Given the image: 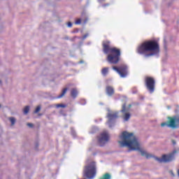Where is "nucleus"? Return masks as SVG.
Wrapping results in <instances>:
<instances>
[{"instance_id":"11","label":"nucleus","mask_w":179,"mask_h":179,"mask_svg":"<svg viewBox=\"0 0 179 179\" xmlns=\"http://www.w3.org/2000/svg\"><path fill=\"white\" fill-rule=\"evenodd\" d=\"M106 94L108 96H113L114 94V87L112 86L108 85L106 88Z\"/></svg>"},{"instance_id":"14","label":"nucleus","mask_w":179,"mask_h":179,"mask_svg":"<svg viewBox=\"0 0 179 179\" xmlns=\"http://www.w3.org/2000/svg\"><path fill=\"white\" fill-rule=\"evenodd\" d=\"M108 67L103 68L101 71V73L103 76H107L108 75Z\"/></svg>"},{"instance_id":"3","label":"nucleus","mask_w":179,"mask_h":179,"mask_svg":"<svg viewBox=\"0 0 179 179\" xmlns=\"http://www.w3.org/2000/svg\"><path fill=\"white\" fill-rule=\"evenodd\" d=\"M103 51L105 54H108L107 61L109 64H116L120 62L121 57V50L117 48L111 47V42L110 41H104L102 43Z\"/></svg>"},{"instance_id":"21","label":"nucleus","mask_w":179,"mask_h":179,"mask_svg":"<svg viewBox=\"0 0 179 179\" xmlns=\"http://www.w3.org/2000/svg\"><path fill=\"white\" fill-rule=\"evenodd\" d=\"M27 126L29 127L30 128H33V124L31 123H27Z\"/></svg>"},{"instance_id":"9","label":"nucleus","mask_w":179,"mask_h":179,"mask_svg":"<svg viewBox=\"0 0 179 179\" xmlns=\"http://www.w3.org/2000/svg\"><path fill=\"white\" fill-rule=\"evenodd\" d=\"M108 141H110V136L108 135V133L107 131L101 133L98 138V142L100 146H104Z\"/></svg>"},{"instance_id":"22","label":"nucleus","mask_w":179,"mask_h":179,"mask_svg":"<svg viewBox=\"0 0 179 179\" xmlns=\"http://www.w3.org/2000/svg\"><path fill=\"white\" fill-rule=\"evenodd\" d=\"M67 26H68V27H72V23L68 22Z\"/></svg>"},{"instance_id":"17","label":"nucleus","mask_w":179,"mask_h":179,"mask_svg":"<svg viewBox=\"0 0 179 179\" xmlns=\"http://www.w3.org/2000/svg\"><path fill=\"white\" fill-rule=\"evenodd\" d=\"M30 111V107L29 106H25L24 108V114H27Z\"/></svg>"},{"instance_id":"27","label":"nucleus","mask_w":179,"mask_h":179,"mask_svg":"<svg viewBox=\"0 0 179 179\" xmlns=\"http://www.w3.org/2000/svg\"><path fill=\"white\" fill-rule=\"evenodd\" d=\"M131 107V105H129V108Z\"/></svg>"},{"instance_id":"7","label":"nucleus","mask_w":179,"mask_h":179,"mask_svg":"<svg viewBox=\"0 0 179 179\" xmlns=\"http://www.w3.org/2000/svg\"><path fill=\"white\" fill-rule=\"evenodd\" d=\"M145 85L146 89L148 90V92H150V93H153V92H155V86L156 85V81H155V78L152 77H145Z\"/></svg>"},{"instance_id":"24","label":"nucleus","mask_w":179,"mask_h":179,"mask_svg":"<svg viewBox=\"0 0 179 179\" xmlns=\"http://www.w3.org/2000/svg\"><path fill=\"white\" fill-rule=\"evenodd\" d=\"M170 173L173 176V177H174V173H173V171H171Z\"/></svg>"},{"instance_id":"4","label":"nucleus","mask_w":179,"mask_h":179,"mask_svg":"<svg viewBox=\"0 0 179 179\" xmlns=\"http://www.w3.org/2000/svg\"><path fill=\"white\" fill-rule=\"evenodd\" d=\"M97 171L96 169V163L91 162L89 165L84 167L83 176L85 178L93 179L96 177Z\"/></svg>"},{"instance_id":"5","label":"nucleus","mask_w":179,"mask_h":179,"mask_svg":"<svg viewBox=\"0 0 179 179\" xmlns=\"http://www.w3.org/2000/svg\"><path fill=\"white\" fill-rule=\"evenodd\" d=\"M169 121L161 124V127H169V128H177L179 125V115L168 117Z\"/></svg>"},{"instance_id":"12","label":"nucleus","mask_w":179,"mask_h":179,"mask_svg":"<svg viewBox=\"0 0 179 179\" xmlns=\"http://www.w3.org/2000/svg\"><path fill=\"white\" fill-rule=\"evenodd\" d=\"M108 118H109V120H115V118H118V113L115 112L113 113H108Z\"/></svg>"},{"instance_id":"15","label":"nucleus","mask_w":179,"mask_h":179,"mask_svg":"<svg viewBox=\"0 0 179 179\" xmlns=\"http://www.w3.org/2000/svg\"><path fill=\"white\" fill-rule=\"evenodd\" d=\"M66 92H68V88H64V89L62 90L61 94H59V95L57 97V99H62V97L64 96L65 94H66Z\"/></svg>"},{"instance_id":"25","label":"nucleus","mask_w":179,"mask_h":179,"mask_svg":"<svg viewBox=\"0 0 179 179\" xmlns=\"http://www.w3.org/2000/svg\"><path fill=\"white\" fill-rule=\"evenodd\" d=\"M86 22H87V20H85V23H86Z\"/></svg>"},{"instance_id":"18","label":"nucleus","mask_w":179,"mask_h":179,"mask_svg":"<svg viewBox=\"0 0 179 179\" xmlns=\"http://www.w3.org/2000/svg\"><path fill=\"white\" fill-rule=\"evenodd\" d=\"M9 120L11 122V125H15V123L16 122V119H15V117H10Z\"/></svg>"},{"instance_id":"13","label":"nucleus","mask_w":179,"mask_h":179,"mask_svg":"<svg viewBox=\"0 0 179 179\" xmlns=\"http://www.w3.org/2000/svg\"><path fill=\"white\" fill-rule=\"evenodd\" d=\"M71 97H73V99H76V97L78 96V90H76V88H73L71 90Z\"/></svg>"},{"instance_id":"19","label":"nucleus","mask_w":179,"mask_h":179,"mask_svg":"<svg viewBox=\"0 0 179 179\" xmlns=\"http://www.w3.org/2000/svg\"><path fill=\"white\" fill-rule=\"evenodd\" d=\"M82 23V20L80 18L77 19L75 22V24H80Z\"/></svg>"},{"instance_id":"28","label":"nucleus","mask_w":179,"mask_h":179,"mask_svg":"<svg viewBox=\"0 0 179 179\" xmlns=\"http://www.w3.org/2000/svg\"><path fill=\"white\" fill-rule=\"evenodd\" d=\"M0 107H1V105H0Z\"/></svg>"},{"instance_id":"26","label":"nucleus","mask_w":179,"mask_h":179,"mask_svg":"<svg viewBox=\"0 0 179 179\" xmlns=\"http://www.w3.org/2000/svg\"><path fill=\"white\" fill-rule=\"evenodd\" d=\"M0 83H1V84L2 83V81H1V80H0Z\"/></svg>"},{"instance_id":"20","label":"nucleus","mask_w":179,"mask_h":179,"mask_svg":"<svg viewBox=\"0 0 179 179\" xmlns=\"http://www.w3.org/2000/svg\"><path fill=\"white\" fill-rule=\"evenodd\" d=\"M40 110H41V107L38 106L34 111L35 114H36V113L40 112Z\"/></svg>"},{"instance_id":"16","label":"nucleus","mask_w":179,"mask_h":179,"mask_svg":"<svg viewBox=\"0 0 179 179\" xmlns=\"http://www.w3.org/2000/svg\"><path fill=\"white\" fill-rule=\"evenodd\" d=\"M56 107H57V108H65V107H66V105L62 104V103H59V104L56 105Z\"/></svg>"},{"instance_id":"10","label":"nucleus","mask_w":179,"mask_h":179,"mask_svg":"<svg viewBox=\"0 0 179 179\" xmlns=\"http://www.w3.org/2000/svg\"><path fill=\"white\" fill-rule=\"evenodd\" d=\"M121 113L123 114V120L124 121H129V118H131V113H129V108H127V103H124L122 105Z\"/></svg>"},{"instance_id":"2","label":"nucleus","mask_w":179,"mask_h":179,"mask_svg":"<svg viewBox=\"0 0 179 179\" xmlns=\"http://www.w3.org/2000/svg\"><path fill=\"white\" fill-rule=\"evenodd\" d=\"M137 52L141 55H145L147 58L153 57L160 52V46L157 41H145L138 46Z\"/></svg>"},{"instance_id":"23","label":"nucleus","mask_w":179,"mask_h":179,"mask_svg":"<svg viewBox=\"0 0 179 179\" xmlns=\"http://www.w3.org/2000/svg\"><path fill=\"white\" fill-rule=\"evenodd\" d=\"M172 143H173V145H176V141H175V140H172Z\"/></svg>"},{"instance_id":"8","label":"nucleus","mask_w":179,"mask_h":179,"mask_svg":"<svg viewBox=\"0 0 179 179\" xmlns=\"http://www.w3.org/2000/svg\"><path fill=\"white\" fill-rule=\"evenodd\" d=\"M113 69L117 72L121 78H125L128 75V66L127 65H122L120 67L113 66Z\"/></svg>"},{"instance_id":"6","label":"nucleus","mask_w":179,"mask_h":179,"mask_svg":"<svg viewBox=\"0 0 179 179\" xmlns=\"http://www.w3.org/2000/svg\"><path fill=\"white\" fill-rule=\"evenodd\" d=\"M176 153H177V150H173L171 154L162 155V158L155 157V159L159 163H169V162H172L173 159H174V155H176Z\"/></svg>"},{"instance_id":"1","label":"nucleus","mask_w":179,"mask_h":179,"mask_svg":"<svg viewBox=\"0 0 179 179\" xmlns=\"http://www.w3.org/2000/svg\"><path fill=\"white\" fill-rule=\"evenodd\" d=\"M120 139H122V141H118V143H120L121 148L127 146L129 150H138L141 153V156H145L146 159L152 157V155L141 148L139 142H138V139L134 134L123 131L120 136Z\"/></svg>"}]
</instances>
